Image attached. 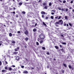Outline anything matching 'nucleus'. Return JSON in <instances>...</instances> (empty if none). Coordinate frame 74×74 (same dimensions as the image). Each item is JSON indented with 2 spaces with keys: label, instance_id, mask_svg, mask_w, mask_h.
I'll list each match as a JSON object with an SVG mask.
<instances>
[{
  "label": "nucleus",
  "instance_id": "obj_1",
  "mask_svg": "<svg viewBox=\"0 0 74 74\" xmlns=\"http://www.w3.org/2000/svg\"><path fill=\"white\" fill-rule=\"evenodd\" d=\"M39 37L40 38H38V41H39V42H40V40H44V38H45V35H44V34L42 33L39 36Z\"/></svg>",
  "mask_w": 74,
  "mask_h": 74
},
{
  "label": "nucleus",
  "instance_id": "obj_2",
  "mask_svg": "<svg viewBox=\"0 0 74 74\" xmlns=\"http://www.w3.org/2000/svg\"><path fill=\"white\" fill-rule=\"evenodd\" d=\"M58 22L59 23V24L60 25H63V21H62V20H60L58 21Z\"/></svg>",
  "mask_w": 74,
  "mask_h": 74
},
{
  "label": "nucleus",
  "instance_id": "obj_3",
  "mask_svg": "<svg viewBox=\"0 0 74 74\" xmlns=\"http://www.w3.org/2000/svg\"><path fill=\"white\" fill-rule=\"evenodd\" d=\"M59 24V23L58 22H56L55 23V25L56 26L58 27V26H59V25H58Z\"/></svg>",
  "mask_w": 74,
  "mask_h": 74
},
{
  "label": "nucleus",
  "instance_id": "obj_4",
  "mask_svg": "<svg viewBox=\"0 0 74 74\" xmlns=\"http://www.w3.org/2000/svg\"><path fill=\"white\" fill-rule=\"evenodd\" d=\"M68 67H69V69H72V70H73L74 69V67H71V66L70 65H69L68 66Z\"/></svg>",
  "mask_w": 74,
  "mask_h": 74
},
{
  "label": "nucleus",
  "instance_id": "obj_5",
  "mask_svg": "<svg viewBox=\"0 0 74 74\" xmlns=\"http://www.w3.org/2000/svg\"><path fill=\"white\" fill-rule=\"evenodd\" d=\"M24 33L26 35H27L28 34V31L27 30H26V31L24 32Z\"/></svg>",
  "mask_w": 74,
  "mask_h": 74
},
{
  "label": "nucleus",
  "instance_id": "obj_6",
  "mask_svg": "<svg viewBox=\"0 0 74 74\" xmlns=\"http://www.w3.org/2000/svg\"><path fill=\"white\" fill-rule=\"evenodd\" d=\"M19 49V47H17L16 48L14 49V51H18Z\"/></svg>",
  "mask_w": 74,
  "mask_h": 74
},
{
  "label": "nucleus",
  "instance_id": "obj_7",
  "mask_svg": "<svg viewBox=\"0 0 74 74\" xmlns=\"http://www.w3.org/2000/svg\"><path fill=\"white\" fill-rule=\"evenodd\" d=\"M16 59L17 60V61H18L19 60V57L18 56L16 57Z\"/></svg>",
  "mask_w": 74,
  "mask_h": 74
},
{
  "label": "nucleus",
  "instance_id": "obj_8",
  "mask_svg": "<svg viewBox=\"0 0 74 74\" xmlns=\"http://www.w3.org/2000/svg\"><path fill=\"white\" fill-rule=\"evenodd\" d=\"M7 70H3L2 71V72L3 73H6V72H7Z\"/></svg>",
  "mask_w": 74,
  "mask_h": 74
},
{
  "label": "nucleus",
  "instance_id": "obj_9",
  "mask_svg": "<svg viewBox=\"0 0 74 74\" xmlns=\"http://www.w3.org/2000/svg\"><path fill=\"white\" fill-rule=\"evenodd\" d=\"M43 25H44V26H45L46 27H47V24L45 23L44 22H43Z\"/></svg>",
  "mask_w": 74,
  "mask_h": 74
},
{
  "label": "nucleus",
  "instance_id": "obj_10",
  "mask_svg": "<svg viewBox=\"0 0 74 74\" xmlns=\"http://www.w3.org/2000/svg\"><path fill=\"white\" fill-rule=\"evenodd\" d=\"M8 69L9 71H12V68H11V67H9Z\"/></svg>",
  "mask_w": 74,
  "mask_h": 74
},
{
  "label": "nucleus",
  "instance_id": "obj_11",
  "mask_svg": "<svg viewBox=\"0 0 74 74\" xmlns=\"http://www.w3.org/2000/svg\"><path fill=\"white\" fill-rule=\"evenodd\" d=\"M41 14H44V15H45V12L44 11H42L41 12Z\"/></svg>",
  "mask_w": 74,
  "mask_h": 74
},
{
  "label": "nucleus",
  "instance_id": "obj_12",
  "mask_svg": "<svg viewBox=\"0 0 74 74\" xmlns=\"http://www.w3.org/2000/svg\"><path fill=\"white\" fill-rule=\"evenodd\" d=\"M18 52L15 51L13 53V54H14V55H16V54H18Z\"/></svg>",
  "mask_w": 74,
  "mask_h": 74
},
{
  "label": "nucleus",
  "instance_id": "obj_13",
  "mask_svg": "<svg viewBox=\"0 0 74 74\" xmlns=\"http://www.w3.org/2000/svg\"><path fill=\"white\" fill-rule=\"evenodd\" d=\"M55 47L56 49H59V47H58V46H55Z\"/></svg>",
  "mask_w": 74,
  "mask_h": 74
},
{
  "label": "nucleus",
  "instance_id": "obj_14",
  "mask_svg": "<svg viewBox=\"0 0 74 74\" xmlns=\"http://www.w3.org/2000/svg\"><path fill=\"white\" fill-rule=\"evenodd\" d=\"M37 31V29L36 28H34L33 29V31L34 32H36Z\"/></svg>",
  "mask_w": 74,
  "mask_h": 74
},
{
  "label": "nucleus",
  "instance_id": "obj_15",
  "mask_svg": "<svg viewBox=\"0 0 74 74\" xmlns=\"http://www.w3.org/2000/svg\"><path fill=\"white\" fill-rule=\"evenodd\" d=\"M5 70H8V67H7V66H6L5 67Z\"/></svg>",
  "mask_w": 74,
  "mask_h": 74
},
{
  "label": "nucleus",
  "instance_id": "obj_16",
  "mask_svg": "<svg viewBox=\"0 0 74 74\" xmlns=\"http://www.w3.org/2000/svg\"><path fill=\"white\" fill-rule=\"evenodd\" d=\"M63 65L64 66V67H66L67 65H66V64H63Z\"/></svg>",
  "mask_w": 74,
  "mask_h": 74
},
{
  "label": "nucleus",
  "instance_id": "obj_17",
  "mask_svg": "<svg viewBox=\"0 0 74 74\" xmlns=\"http://www.w3.org/2000/svg\"><path fill=\"white\" fill-rule=\"evenodd\" d=\"M23 73H28V72H27V71H24L23 72Z\"/></svg>",
  "mask_w": 74,
  "mask_h": 74
},
{
  "label": "nucleus",
  "instance_id": "obj_18",
  "mask_svg": "<svg viewBox=\"0 0 74 74\" xmlns=\"http://www.w3.org/2000/svg\"><path fill=\"white\" fill-rule=\"evenodd\" d=\"M44 8V9H46L47 10V9H48V7H47V6H45Z\"/></svg>",
  "mask_w": 74,
  "mask_h": 74
},
{
  "label": "nucleus",
  "instance_id": "obj_19",
  "mask_svg": "<svg viewBox=\"0 0 74 74\" xmlns=\"http://www.w3.org/2000/svg\"><path fill=\"white\" fill-rule=\"evenodd\" d=\"M22 2H20V3H19V5H22Z\"/></svg>",
  "mask_w": 74,
  "mask_h": 74
},
{
  "label": "nucleus",
  "instance_id": "obj_20",
  "mask_svg": "<svg viewBox=\"0 0 74 74\" xmlns=\"http://www.w3.org/2000/svg\"><path fill=\"white\" fill-rule=\"evenodd\" d=\"M12 36V34L11 33H9V36L10 37H11Z\"/></svg>",
  "mask_w": 74,
  "mask_h": 74
},
{
  "label": "nucleus",
  "instance_id": "obj_21",
  "mask_svg": "<svg viewBox=\"0 0 74 74\" xmlns=\"http://www.w3.org/2000/svg\"><path fill=\"white\" fill-rule=\"evenodd\" d=\"M25 40L26 41H28V38H26L25 39Z\"/></svg>",
  "mask_w": 74,
  "mask_h": 74
},
{
  "label": "nucleus",
  "instance_id": "obj_22",
  "mask_svg": "<svg viewBox=\"0 0 74 74\" xmlns=\"http://www.w3.org/2000/svg\"><path fill=\"white\" fill-rule=\"evenodd\" d=\"M12 43H13V44H15V41H14V40H13L12 42Z\"/></svg>",
  "mask_w": 74,
  "mask_h": 74
},
{
  "label": "nucleus",
  "instance_id": "obj_23",
  "mask_svg": "<svg viewBox=\"0 0 74 74\" xmlns=\"http://www.w3.org/2000/svg\"><path fill=\"white\" fill-rule=\"evenodd\" d=\"M62 44L64 45H66V42H62Z\"/></svg>",
  "mask_w": 74,
  "mask_h": 74
},
{
  "label": "nucleus",
  "instance_id": "obj_24",
  "mask_svg": "<svg viewBox=\"0 0 74 74\" xmlns=\"http://www.w3.org/2000/svg\"><path fill=\"white\" fill-rule=\"evenodd\" d=\"M42 48L43 50H45V48L44 47H42Z\"/></svg>",
  "mask_w": 74,
  "mask_h": 74
},
{
  "label": "nucleus",
  "instance_id": "obj_25",
  "mask_svg": "<svg viewBox=\"0 0 74 74\" xmlns=\"http://www.w3.org/2000/svg\"><path fill=\"white\" fill-rule=\"evenodd\" d=\"M40 44H42V43L43 42V40H41V41H40Z\"/></svg>",
  "mask_w": 74,
  "mask_h": 74
},
{
  "label": "nucleus",
  "instance_id": "obj_26",
  "mask_svg": "<svg viewBox=\"0 0 74 74\" xmlns=\"http://www.w3.org/2000/svg\"><path fill=\"white\" fill-rule=\"evenodd\" d=\"M65 19H66V20H67V16H65Z\"/></svg>",
  "mask_w": 74,
  "mask_h": 74
},
{
  "label": "nucleus",
  "instance_id": "obj_27",
  "mask_svg": "<svg viewBox=\"0 0 74 74\" xmlns=\"http://www.w3.org/2000/svg\"><path fill=\"white\" fill-rule=\"evenodd\" d=\"M49 6H51V5H52V3H49Z\"/></svg>",
  "mask_w": 74,
  "mask_h": 74
},
{
  "label": "nucleus",
  "instance_id": "obj_28",
  "mask_svg": "<svg viewBox=\"0 0 74 74\" xmlns=\"http://www.w3.org/2000/svg\"><path fill=\"white\" fill-rule=\"evenodd\" d=\"M5 64H8V62L7 61L5 62Z\"/></svg>",
  "mask_w": 74,
  "mask_h": 74
},
{
  "label": "nucleus",
  "instance_id": "obj_29",
  "mask_svg": "<svg viewBox=\"0 0 74 74\" xmlns=\"http://www.w3.org/2000/svg\"><path fill=\"white\" fill-rule=\"evenodd\" d=\"M46 5V3L44 2L43 3V5Z\"/></svg>",
  "mask_w": 74,
  "mask_h": 74
},
{
  "label": "nucleus",
  "instance_id": "obj_30",
  "mask_svg": "<svg viewBox=\"0 0 74 74\" xmlns=\"http://www.w3.org/2000/svg\"><path fill=\"white\" fill-rule=\"evenodd\" d=\"M60 50L62 52H64V49H61Z\"/></svg>",
  "mask_w": 74,
  "mask_h": 74
},
{
  "label": "nucleus",
  "instance_id": "obj_31",
  "mask_svg": "<svg viewBox=\"0 0 74 74\" xmlns=\"http://www.w3.org/2000/svg\"><path fill=\"white\" fill-rule=\"evenodd\" d=\"M22 13L23 14H26V12L25 11H23L22 12Z\"/></svg>",
  "mask_w": 74,
  "mask_h": 74
},
{
  "label": "nucleus",
  "instance_id": "obj_32",
  "mask_svg": "<svg viewBox=\"0 0 74 74\" xmlns=\"http://www.w3.org/2000/svg\"><path fill=\"white\" fill-rule=\"evenodd\" d=\"M51 19H53V16H51Z\"/></svg>",
  "mask_w": 74,
  "mask_h": 74
},
{
  "label": "nucleus",
  "instance_id": "obj_33",
  "mask_svg": "<svg viewBox=\"0 0 74 74\" xmlns=\"http://www.w3.org/2000/svg\"><path fill=\"white\" fill-rule=\"evenodd\" d=\"M66 3V1H64L63 2V3Z\"/></svg>",
  "mask_w": 74,
  "mask_h": 74
},
{
  "label": "nucleus",
  "instance_id": "obj_34",
  "mask_svg": "<svg viewBox=\"0 0 74 74\" xmlns=\"http://www.w3.org/2000/svg\"><path fill=\"white\" fill-rule=\"evenodd\" d=\"M36 43V45H39V43H38V42H37Z\"/></svg>",
  "mask_w": 74,
  "mask_h": 74
},
{
  "label": "nucleus",
  "instance_id": "obj_35",
  "mask_svg": "<svg viewBox=\"0 0 74 74\" xmlns=\"http://www.w3.org/2000/svg\"><path fill=\"white\" fill-rule=\"evenodd\" d=\"M1 64H2V63L1 62V61H0V66H1Z\"/></svg>",
  "mask_w": 74,
  "mask_h": 74
},
{
  "label": "nucleus",
  "instance_id": "obj_36",
  "mask_svg": "<svg viewBox=\"0 0 74 74\" xmlns=\"http://www.w3.org/2000/svg\"><path fill=\"white\" fill-rule=\"evenodd\" d=\"M69 25L70 26H72V24L70 23H69Z\"/></svg>",
  "mask_w": 74,
  "mask_h": 74
},
{
  "label": "nucleus",
  "instance_id": "obj_37",
  "mask_svg": "<svg viewBox=\"0 0 74 74\" xmlns=\"http://www.w3.org/2000/svg\"><path fill=\"white\" fill-rule=\"evenodd\" d=\"M71 4H72V3H73V1H71Z\"/></svg>",
  "mask_w": 74,
  "mask_h": 74
},
{
  "label": "nucleus",
  "instance_id": "obj_38",
  "mask_svg": "<svg viewBox=\"0 0 74 74\" xmlns=\"http://www.w3.org/2000/svg\"><path fill=\"white\" fill-rule=\"evenodd\" d=\"M42 18H44V15H42Z\"/></svg>",
  "mask_w": 74,
  "mask_h": 74
},
{
  "label": "nucleus",
  "instance_id": "obj_39",
  "mask_svg": "<svg viewBox=\"0 0 74 74\" xmlns=\"http://www.w3.org/2000/svg\"><path fill=\"white\" fill-rule=\"evenodd\" d=\"M61 18V16H60L59 17V18H58V19H60V18Z\"/></svg>",
  "mask_w": 74,
  "mask_h": 74
},
{
  "label": "nucleus",
  "instance_id": "obj_40",
  "mask_svg": "<svg viewBox=\"0 0 74 74\" xmlns=\"http://www.w3.org/2000/svg\"><path fill=\"white\" fill-rule=\"evenodd\" d=\"M64 26H66V23H64Z\"/></svg>",
  "mask_w": 74,
  "mask_h": 74
},
{
  "label": "nucleus",
  "instance_id": "obj_41",
  "mask_svg": "<svg viewBox=\"0 0 74 74\" xmlns=\"http://www.w3.org/2000/svg\"><path fill=\"white\" fill-rule=\"evenodd\" d=\"M58 16L56 17H55V18L56 19H58Z\"/></svg>",
  "mask_w": 74,
  "mask_h": 74
},
{
  "label": "nucleus",
  "instance_id": "obj_42",
  "mask_svg": "<svg viewBox=\"0 0 74 74\" xmlns=\"http://www.w3.org/2000/svg\"><path fill=\"white\" fill-rule=\"evenodd\" d=\"M21 32L20 31L17 32V33H18V34H20Z\"/></svg>",
  "mask_w": 74,
  "mask_h": 74
},
{
  "label": "nucleus",
  "instance_id": "obj_43",
  "mask_svg": "<svg viewBox=\"0 0 74 74\" xmlns=\"http://www.w3.org/2000/svg\"><path fill=\"white\" fill-rule=\"evenodd\" d=\"M47 55H49L50 53L49 52H47Z\"/></svg>",
  "mask_w": 74,
  "mask_h": 74
},
{
  "label": "nucleus",
  "instance_id": "obj_44",
  "mask_svg": "<svg viewBox=\"0 0 74 74\" xmlns=\"http://www.w3.org/2000/svg\"><path fill=\"white\" fill-rule=\"evenodd\" d=\"M12 67H15V66L13 65L12 66Z\"/></svg>",
  "mask_w": 74,
  "mask_h": 74
},
{
  "label": "nucleus",
  "instance_id": "obj_45",
  "mask_svg": "<svg viewBox=\"0 0 74 74\" xmlns=\"http://www.w3.org/2000/svg\"><path fill=\"white\" fill-rule=\"evenodd\" d=\"M59 46H60V48H62V45H60Z\"/></svg>",
  "mask_w": 74,
  "mask_h": 74
},
{
  "label": "nucleus",
  "instance_id": "obj_46",
  "mask_svg": "<svg viewBox=\"0 0 74 74\" xmlns=\"http://www.w3.org/2000/svg\"><path fill=\"white\" fill-rule=\"evenodd\" d=\"M37 25V23H36L34 25L35 27H36Z\"/></svg>",
  "mask_w": 74,
  "mask_h": 74
},
{
  "label": "nucleus",
  "instance_id": "obj_47",
  "mask_svg": "<svg viewBox=\"0 0 74 74\" xmlns=\"http://www.w3.org/2000/svg\"><path fill=\"white\" fill-rule=\"evenodd\" d=\"M13 13V14H15V12H11V13Z\"/></svg>",
  "mask_w": 74,
  "mask_h": 74
},
{
  "label": "nucleus",
  "instance_id": "obj_48",
  "mask_svg": "<svg viewBox=\"0 0 74 74\" xmlns=\"http://www.w3.org/2000/svg\"><path fill=\"white\" fill-rule=\"evenodd\" d=\"M58 1H60V3H62V0H58Z\"/></svg>",
  "mask_w": 74,
  "mask_h": 74
},
{
  "label": "nucleus",
  "instance_id": "obj_49",
  "mask_svg": "<svg viewBox=\"0 0 74 74\" xmlns=\"http://www.w3.org/2000/svg\"><path fill=\"white\" fill-rule=\"evenodd\" d=\"M48 19V17H46V19Z\"/></svg>",
  "mask_w": 74,
  "mask_h": 74
},
{
  "label": "nucleus",
  "instance_id": "obj_50",
  "mask_svg": "<svg viewBox=\"0 0 74 74\" xmlns=\"http://www.w3.org/2000/svg\"><path fill=\"white\" fill-rule=\"evenodd\" d=\"M54 14H55V13H54V12L51 13V14H52V15H54Z\"/></svg>",
  "mask_w": 74,
  "mask_h": 74
},
{
  "label": "nucleus",
  "instance_id": "obj_51",
  "mask_svg": "<svg viewBox=\"0 0 74 74\" xmlns=\"http://www.w3.org/2000/svg\"><path fill=\"white\" fill-rule=\"evenodd\" d=\"M62 11H64V9L62 8Z\"/></svg>",
  "mask_w": 74,
  "mask_h": 74
},
{
  "label": "nucleus",
  "instance_id": "obj_52",
  "mask_svg": "<svg viewBox=\"0 0 74 74\" xmlns=\"http://www.w3.org/2000/svg\"><path fill=\"white\" fill-rule=\"evenodd\" d=\"M21 68H22V69H23V68L24 67V66H21Z\"/></svg>",
  "mask_w": 74,
  "mask_h": 74
},
{
  "label": "nucleus",
  "instance_id": "obj_53",
  "mask_svg": "<svg viewBox=\"0 0 74 74\" xmlns=\"http://www.w3.org/2000/svg\"><path fill=\"white\" fill-rule=\"evenodd\" d=\"M69 9H70V10H71V9H72V8H71V7H69Z\"/></svg>",
  "mask_w": 74,
  "mask_h": 74
},
{
  "label": "nucleus",
  "instance_id": "obj_54",
  "mask_svg": "<svg viewBox=\"0 0 74 74\" xmlns=\"http://www.w3.org/2000/svg\"><path fill=\"white\" fill-rule=\"evenodd\" d=\"M62 73H64V70H63L62 71Z\"/></svg>",
  "mask_w": 74,
  "mask_h": 74
},
{
  "label": "nucleus",
  "instance_id": "obj_55",
  "mask_svg": "<svg viewBox=\"0 0 74 74\" xmlns=\"http://www.w3.org/2000/svg\"><path fill=\"white\" fill-rule=\"evenodd\" d=\"M52 12H55V10H53L51 11Z\"/></svg>",
  "mask_w": 74,
  "mask_h": 74
},
{
  "label": "nucleus",
  "instance_id": "obj_56",
  "mask_svg": "<svg viewBox=\"0 0 74 74\" xmlns=\"http://www.w3.org/2000/svg\"><path fill=\"white\" fill-rule=\"evenodd\" d=\"M61 36L62 37H64V35H62V34H61Z\"/></svg>",
  "mask_w": 74,
  "mask_h": 74
},
{
  "label": "nucleus",
  "instance_id": "obj_57",
  "mask_svg": "<svg viewBox=\"0 0 74 74\" xmlns=\"http://www.w3.org/2000/svg\"><path fill=\"white\" fill-rule=\"evenodd\" d=\"M56 29L57 30H59V28H56Z\"/></svg>",
  "mask_w": 74,
  "mask_h": 74
},
{
  "label": "nucleus",
  "instance_id": "obj_58",
  "mask_svg": "<svg viewBox=\"0 0 74 74\" xmlns=\"http://www.w3.org/2000/svg\"><path fill=\"white\" fill-rule=\"evenodd\" d=\"M41 1V0H39L38 1V3H40Z\"/></svg>",
  "mask_w": 74,
  "mask_h": 74
},
{
  "label": "nucleus",
  "instance_id": "obj_59",
  "mask_svg": "<svg viewBox=\"0 0 74 74\" xmlns=\"http://www.w3.org/2000/svg\"><path fill=\"white\" fill-rule=\"evenodd\" d=\"M66 11H68V9L67 8L66 9Z\"/></svg>",
  "mask_w": 74,
  "mask_h": 74
},
{
  "label": "nucleus",
  "instance_id": "obj_60",
  "mask_svg": "<svg viewBox=\"0 0 74 74\" xmlns=\"http://www.w3.org/2000/svg\"><path fill=\"white\" fill-rule=\"evenodd\" d=\"M25 48H27V46L25 45Z\"/></svg>",
  "mask_w": 74,
  "mask_h": 74
},
{
  "label": "nucleus",
  "instance_id": "obj_61",
  "mask_svg": "<svg viewBox=\"0 0 74 74\" xmlns=\"http://www.w3.org/2000/svg\"><path fill=\"white\" fill-rule=\"evenodd\" d=\"M59 10H61V8H59Z\"/></svg>",
  "mask_w": 74,
  "mask_h": 74
},
{
  "label": "nucleus",
  "instance_id": "obj_62",
  "mask_svg": "<svg viewBox=\"0 0 74 74\" xmlns=\"http://www.w3.org/2000/svg\"><path fill=\"white\" fill-rule=\"evenodd\" d=\"M18 17V14H16V18Z\"/></svg>",
  "mask_w": 74,
  "mask_h": 74
},
{
  "label": "nucleus",
  "instance_id": "obj_63",
  "mask_svg": "<svg viewBox=\"0 0 74 74\" xmlns=\"http://www.w3.org/2000/svg\"><path fill=\"white\" fill-rule=\"evenodd\" d=\"M17 0L18 2H19V1H20V0Z\"/></svg>",
  "mask_w": 74,
  "mask_h": 74
},
{
  "label": "nucleus",
  "instance_id": "obj_64",
  "mask_svg": "<svg viewBox=\"0 0 74 74\" xmlns=\"http://www.w3.org/2000/svg\"><path fill=\"white\" fill-rule=\"evenodd\" d=\"M66 26H69V24H66Z\"/></svg>",
  "mask_w": 74,
  "mask_h": 74
}]
</instances>
